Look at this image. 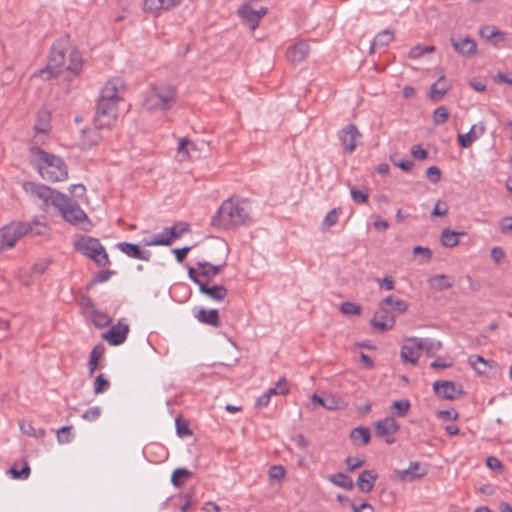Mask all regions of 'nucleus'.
<instances>
[{
	"mask_svg": "<svg viewBox=\"0 0 512 512\" xmlns=\"http://www.w3.org/2000/svg\"><path fill=\"white\" fill-rule=\"evenodd\" d=\"M23 188L26 192L42 199L46 205H52L60 212L62 217L72 225L89 231L92 223L79 204L67 195L58 192L46 185L34 182H25Z\"/></svg>",
	"mask_w": 512,
	"mask_h": 512,
	"instance_id": "obj_1",
	"label": "nucleus"
},
{
	"mask_svg": "<svg viewBox=\"0 0 512 512\" xmlns=\"http://www.w3.org/2000/svg\"><path fill=\"white\" fill-rule=\"evenodd\" d=\"M251 211L250 200L230 197L221 203L216 214L211 219V225L223 229L249 225L252 220Z\"/></svg>",
	"mask_w": 512,
	"mask_h": 512,
	"instance_id": "obj_2",
	"label": "nucleus"
},
{
	"mask_svg": "<svg viewBox=\"0 0 512 512\" xmlns=\"http://www.w3.org/2000/svg\"><path fill=\"white\" fill-rule=\"evenodd\" d=\"M123 81L119 78L109 80L102 88L94 115V124L97 129L110 128L117 119V104L120 100L119 89Z\"/></svg>",
	"mask_w": 512,
	"mask_h": 512,
	"instance_id": "obj_3",
	"label": "nucleus"
},
{
	"mask_svg": "<svg viewBox=\"0 0 512 512\" xmlns=\"http://www.w3.org/2000/svg\"><path fill=\"white\" fill-rule=\"evenodd\" d=\"M31 151L38 157L40 163L37 165V169L43 179L51 182L67 179V166L60 157L50 154L40 147H33Z\"/></svg>",
	"mask_w": 512,
	"mask_h": 512,
	"instance_id": "obj_4",
	"label": "nucleus"
},
{
	"mask_svg": "<svg viewBox=\"0 0 512 512\" xmlns=\"http://www.w3.org/2000/svg\"><path fill=\"white\" fill-rule=\"evenodd\" d=\"M47 231V225L37 220L33 222L13 221L0 229V235L4 239L5 245L10 249L25 235L41 236L45 235Z\"/></svg>",
	"mask_w": 512,
	"mask_h": 512,
	"instance_id": "obj_5",
	"label": "nucleus"
},
{
	"mask_svg": "<svg viewBox=\"0 0 512 512\" xmlns=\"http://www.w3.org/2000/svg\"><path fill=\"white\" fill-rule=\"evenodd\" d=\"M69 46V35L60 37L51 47L48 64L39 71V76L45 80L56 77L62 71L61 68L65 60V50Z\"/></svg>",
	"mask_w": 512,
	"mask_h": 512,
	"instance_id": "obj_6",
	"label": "nucleus"
},
{
	"mask_svg": "<svg viewBox=\"0 0 512 512\" xmlns=\"http://www.w3.org/2000/svg\"><path fill=\"white\" fill-rule=\"evenodd\" d=\"M75 249L93 260L98 266L104 267L110 264L109 256L99 239L83 236L75 242Z\"/></svg>",
	"mask_w": 512,
	"mask_h": 512,
	"instance_id": "obj_7",
	"label": "nucleus"
},
{
	"mask_svg": "<svg viewBox=\"0 0 512 512\" xmlns=\"http://www.w3.org/2000/svg\"><path fill=\"white\" fill-rule=\"evenodd\" d=\"M176 102V89L169 85L161 90H155L146 100L149 109L158 108L160 110H168Z\"/></svg>",
	"mask_w": 512,
	"mask_h": 512,
	"instance_id": "obj_8",
	"label": "nucleus"
},
{
	"mask_svg": "<svg viewBox=\"0 0 512 512\" xmlns=\"http://www.w3.org/2000/svg\"><path fill=\"white\" fill-rule=\"evenodd\" d=\"M371 326L379 332H386L395 325V316L388 306L383 305V300L371 319Z\"/></svg>",
	"mask_w": 512,
	"mask_h": 512,
	"instance_id": "obj_9",
	"label": "nucleus"
},
{
	"mask_svg": "<svg viewBox=\"0 0 512 512\" xmlns=\"http://www.w3.org/2000/svg\"><path fill=\"white\" fill-rule=\"evenodd\" d=\"M218 249L223 253V259L220 264L214 265L206 261H199L196 264L199 270V275L206 279L204 282H209L210 279L219 274L226 265V258L229 251L227 243L223 241L220 242Z\"/></svg>",
	"mask_w": 512,
	"mask_h": 512,
	"instance_id": "obj_10",
	"label": "nucleus"
},
{
	"mask_svg": "<svg viewBox=\"0 0 512 512\" xmlns=\"http://www.w3.org/2000/svg\"><path fill=\"white\" fill-rule=\"evenodd\" d=\"M434 393L446 400H454L465 394L461 386L449 380H437L433 384Z\"/></svg>",
	"mask_w": 512,
	"mask_h": 512,
	"instance_id": "obj_11",
	"label": "nucleus"
},
{
	"mask_svg": "<svg viewBox=\"0 0 512 512\" xmlns=\"http://www.w3.org/2000/svg\"><path fill=\"white\" fill-rule=\"evenodd\" d=\"M361 137V133L354 124L344 127L339 133L338 138L348 154H352L357 147V139Z\"/></svg>",
	"mask_w": 512,
	"mask_h": 512,
	"instance_id": "obj_12",
	"label": "nucleus"
},
{
	"mask_svg": "<svg viewBox=\"0 0 512 512\" xmlns=\"http://www.w3.org/2000/svg\"><path fill=\"white\" fill-rule=\"evenodd\" d=\"M129 330L130 329L128 324L118 321L102 335V338L106 340L110 345L118 346L125 342Z\"/></svg>",
	"mask_w": 512,
	"mask_h": 512,
	"instance_id": "obj_13",
	"label": "nucleus"
},
{
	"mask_svg": "<svg viewBox=\"0 0 512 512\" xmlns=\"http://www.w3.org/2000/svg\"><path fill=\"white\" fill-rule=\"evenodd\" d=\"M450 41L454 50L462 56L469 57L476 53L477 44L468 35L463 37L462 34H453Z\"/></svg>",
	"mask_w": 512,
	"mask_h": 512,
	"instance_id": "obj_14",
	"label": "nucleus"
},
{
	"mask_svg": "<svg viewBox=\"0 0 512 512\" xmlns=\"http://www.w3.org/2000/svg\"><path fill=\"white\" fill-rule=\"evenodd\" d=\"M418 337H410L406 339V342L401 347V359L404 363H412L417 364L420 351L421 344L418 342Z\"/></svg>",
	"mask_w": 512,
	"mask_h": 512,
	"instance_id": "obj_15",
	"label": "nucleus"
},
{
	"mask_svg": "<svg viewBox=\"0 0 512 512\" xmlns=\"http://www.w3.org/2000/svg\"><path fill=\"white\" fill-rule=\"evenodd\" d=\"M428 470L420 462H411L407 469L395 470L394 475L398 480L412 482L427 474Z\"/></svg>",
	"mask_w": 512,
	"mask_h": 512,
	"instance_id": "obj_16",
	"label": "nucleus"
},
{
	"mask_svg": "<svg viewBox=\"0 0 512 512\" xmlns=\"http://www.w3.org/2000/svg\"><path fill=\"white\" fill-rule=\"evenodd\" d=\"M267 12V9L264 7H261L259 9H254L249 4H244L239 9V15L242 18V20L248 25V28L250 30H255L258 27V22L260 18L265 15Z\"/></svg>",
	"mask_w": 512,
	"mask_h": 512,
	"instance_id": "obj_17",
	"label": "nucleus"
},
{
	"mask_svg": "<svg viewBox=\"0 0 512 512\" xmlns=\"http://www.w3.org/2000/svg\"><path fill=\"white\" fill-rule=\"evenodd\" d=\"M486 127L483 122L475 124L471 127L469 132L465 134H458L457 142L461 148H469L474 141L480 138L485 133Z\"/></svg>",
	"mask_w": 512,
	"mask_h": 512,
	"instance_id": "obj_18",
	"label": "nucleus"
},
{
	"mask_svg": "<svg viewBox=\"0 0 512 512\" xmlns=\"http://www.w3.org/2000/svg\"><path fill=\"white\" fill-rule=\"evenodd\" d=\"M117 248L130 258L149 261L151 258V252L149 250H142L138 244L129 242H120Z\"/></svg>",
	"mask_w": 512,
	"mask_h": 512,
	"instance_id": "obj_19",
	"label": "nucleus"
},
{
	"mask_svg": "<svg viewBox=\"0 0 512 512\" xmlns=\"http://www.w3.org/2000/svg\"><path fill=\"white\" fill-rule=\"evenodd\" d=\"M400 425L394 417H386L375 423V434L377 437L391 436L398 432Z\"/></svg>",
	"mask_w": 512,
	"mask_h": 512,
	"instance_id": "obj_20",
	"label": "nucleus"
},
{
	"mask_svg": "<svg viewBox=\"0 0 512 512\" xmlns=\"http://www.w3.org/2000/svg\"><path fill=\"white\" fill-rule=\"evenodd\" d=\"M199 291L214 301H222L228 294V290L223 285H209V282L200 283Z\"/></svg>",
	"mask_w": 512,
	"mask_h": 512,
	"instance_id": "obj_21",
	"label": "nucleus"
},
{
	"mask_svg": "<svg viewBox=\"0 0 512 512\" xmlns=\"http://www.w3.org/2000/svg\"><path fill=\"white\" fill-rule=\"evenodd\" d=\"M309 52V45L306 41H300L292 45L286 53L288 61L299 63L306 58Z\"/></svg>",
	"mask_w": 512,
	"mask_h": 512,
	"instance_id": "obj_22",
	"label": "nucleus"
},
{
	"mask_svg": "<svg viewBox=\"0 0 512 512\" xmlns=\"http://www.w3.org/2000/svg\"><path fill=\"white\" fill-rule=\"evenodd\" d=\"M377 477L378 475L374 470H364L358 476L356 485L361 492L369 493L372 491L377 480Z\"/></svg>",
	"mask_w": 512,
	"mask_h": 512,
	"instance_id": "obj_23",
	"label": "nucleus"
},
{
	"mask_svg": "<svg viewBox=\"0 0 512 512\" xmlns=\"http://www.w3.org/2000/svg\"><path fill=\"white\" fill-rule=\"evenodd\" d=\"M99 129L96 127L94 129L92 128H83L81 130L82 137L80 140V147L81 149H90L94 145H97L101 139L102 136L98 132Z\"/></svg>",
	"mask_w": 512,
	"mask_h": 512,
	"instance_id": "obj_24",
	"label": "nucleus"
},
{
	"mask_svg": "<svg viewBox=\"0 0 512 512\" xmlns=\"http://www.w3.org/2000/svg\"><path fill=\"white\" fill-rule=\"evenodd\" d=\"M197 320L203 324L211 325L213 327H220L219 312L217 309L206 310L201 308L195 315Z\"/></svg>",
	"mask_w": 512,
	"mask_h": 512,
	"instance_id": "obj_25",
	"label": "nucleus"
},
{
	"mask_svg": "<svg viewBox=\"0 0 512 512\" xmlns=\"http://www.w3.org/2000/svg\"><path fill=\"white\" fill-rule=\"evenodd\" d=\"M449 89L450 85L446 83L445 77L442 75L431 85L429 97L433 101H440Z\"/></svg>",
	"mask_w": 512,
	"mask_h": 512,
	"instance_id": "obj_26",
	"label": "nucleus"
},
{
	"mask_svg": "<svg viewBox=\"0 0 512 512\" xmlns=\"http://www.w3.org/2000/svg\"><path fill=\"white\" fill-rule=\"evenodd\" d=\"M187 231H189V225L186 223H179L171 227L165 228L161 236L163 237V239H168L171 245L173 239L181 237V235Z\"/></svg>",
	"mask_w": 512,
	"mask_h": 512,
	"instance_id": "obj_27",
	"label": "nucleus"
},
{
	"mask_svg": "<svg viewBox=\"0 0 512 512\" xmlns=\"http://www.w3.org/2000/svg\"><path fill=\"white\" fill-rule=\"evenodd\" d=\"M104 352L105 346L102 343L97 344L90 352L88 361L89 375H93L98 369L99 360L103 356Z\"/></svg>",
	"mask_w": 512,
	"mask_h": 512,
	"instance_id": "obj_28",
	"label": "nucleus"
},
{
	"mask_svg": "<svg viewBox=\"0 0 512 512\" xmlns=\"http://www.w3.org/2000/svg\"><path fill=\"white\" fill-rule=\"evenodd\" d=\"M428 282L437 291H443L453 286V281L445 274L434 275L428 279Z\"/></svg>",
	"mask_w": 512,
	"mask_h": 512,
	"instance_id": "obj_29",
	"label": "nucleus"
},
{
	"mask_svg": "<svg viewBox=\"0 0 512 512\" xmlns=\"http://www.w3.org/2000/svg\"><path fill=\"white\" fill-rule=\"evenodd\" d=\"M83 60L81 53L73 48L70 51L69 55V65L66 67V70L72 72L74 75H79L81 72Z\"/></svg>",
	"mask_w": 512,
	"mask_h": 512,
	"instance_id": "obj_30",
	"label": "nucleus"
},
{
	"mask_svg": "<svg viewBox=\"0 0 512 512\" xmlns=\"http://www.w3.org/2000/svg\"><path fill=\"white\" fill-rule=\"evenodd\" d=\"M383 305L388 306L391 310H394L399 314L405 313L409 307L406 301L395 298L392 295H389L383 299Z\"/></svg>",
	"mask_w": 512,
	"mask_h": 512,
	"instance_id": "obj_31",
	"label": "nucleus"
},
{
	"mask_svg": "<svg viewBox=\"0 0 512 512\" xmlns=\"http://www.w3.org/2000/svg\"><path fill=\"white\" fill-rule=\"evenodd\" d=\"M464 232H456L448 228L444 229L441 234V243L443 246L452 248L459 243V236L464 235Z\"/></svg>",
	"mask_w": 512,
	"mask_h": 512,
	"instance_id": "obj_32",
	"label": "nucleus"
},
{
	"mask_svg": "<svg viewBox=\"0 0 512 512\" xmlns=\"http://www.w3.org/2000/svg\"><path fill=\"white\" fill-rule=\"evenodd\" d=\"M329 480L334 485L344 488L346 490H352L354 488V483L352 479L348 475L341 472L331 475L329 477Z\"/></svg>",
	"mask_w": 512,
	"mask_h": 512,
	"instance_id": "obj_33",
	"label": "nucleus"
},
{
	"mask_svg": "<svg viewBox=\"0 0 512 512\" xmlns=\"http://www.w3.org/2000/svg\"><path fill=\"white\" fill-rule=\"evenodd\" d=\"M191 477L192 472L187 468H177L172 473L171 482L175 487L179 488Z\"/></svg>",
	"mask_w": 512,
	"mask_h": 512,
	"instance_id": "obj_34",
	"label": "nucleus"
},
{
	"mask_svg": "<svg viewBox=\"0 0 512 512\" xmlns=\"http://www.w3.org/2000/svg\"><path fill=\"white\" fill-rule=\"evenodd\" d=\"M468 363L479 374H485L489 368L488 361L477 354L470 355L468 357Z\"/></svg>",
	"mask_w": 512,
	"mask_h": 512,
	"instance_id": "obj_35",
	"label": "nucleus"
},
{
	"mask_svg": "<svg viewBox=\"0 0 512 512\" xmlns=\"http://www.w3.org/2000/svg\"><path fill=\"white\" fill-rule=\"evenodd\" d=\"M393 40L394 34H376L374 39L370 41L369 53H374L377 47H384Z\"/></svg>",
	"mask_w": 512,
	"mask_h": 512,
	"instance_id": "obj_36",
	"label": "nucleus"
},
{
	"mask_svg": "<svg viewBox=\"0 0 512 512\" xmlns=\"http://www.w3.org/2000/svg\"><path fill=\"white\" fill-rule=\"evenodd\" d=\"M350 438L353 441L360 439L361 445H363V446L368 445L370 442V438H371L370 430H369V428L362 427V426L356 427L351 430Z\"/></svg>",
	"mask_w": 512,
	"mask_h": 512,
	"instance_id": "obj_37",
	"label": "nucleus"
},
{
	"mask_svg": "<svg viewBox=\"0 0 512 512\" xmlns=\"http://www.w3.org/2000/svg\"><path fill=\"white\" fill-rule=\"evenodd\" d=\"M411 407L408 399H400L393 402L391 406L392 414L396 417H404Z\"/></svg>",
	"mask_w": 512,
	"mask_h": 512,
	"instance_id": "obj_38",
	"label": "nucleus"
},
{
	"mask_svg": "<svg viewBox=\"0 0 512 512\" xmlns=\"http://www.w3.org/2000/svg\"><path fill=\"white\" fill-rule=\"evenodd\" d=\"M418 342L421 344V350H425L428 355H433L442 348V343L434 339L419 338Z\"/></svg>",
	"mask_w": 512,
	"mask_h": 512,
	"instance_id": "obj_39",
	"label": "nucleus"
},
{
	"mask_svg": "<svg viewBox=\"0 0 512 512\" xmlns=\"http://www.w3.org/2000/svg\"><path fill=\"white\" fill-rule=\"evenodd\" d=\"M30 472V466L26 461H24L23 467L21 469H18L17 464L14 463L13 466L7 471V473L13 479H27L30 475Z\"/></svg>",
	"mask_w": 512,
	"mask_h": 512,
	"instance_id": "obj_40",
	"label": "nucleus"
},
{
	"mask_svg": "<svg viewBox=\"0 0 512 512\" xmlns=\"http://www.w3.org/2000/svg\"><path fill=\"white\" fill-rule=\"evenodd\" d=\"M92 321L96 327L103 328V327L108 326L112 322V318L109 317L104 312L93 309L92 310Z\"/></svg>",
	"mask_w": 512,
	"mask_h": 512,
	"instance_id": "obj_41",
	"label": "nucleus"
},
{
	"mask_svg": "<svg viewBox=\"0 0 512 512\" xmlns=\"http://www.w3.org/2000/svg\"><path fill=\"white\" fill-rule=\"evenodd\" d=\"M20 429L24 434H27L29 436L35 437V438H42L45 436L46 432L45 429L39 428L35 429L33 425L29 422L21 421L19 423Z\"/></svg>",
	"mask_w": 512,
	"mask_h": 512,
	"instance_id": "obj_42",
	"label": "nucleus"
},
{
	"mask_svg": "<svg viewBox=\"0 0 512 512\" xmlns=\"http://www.w3.org/2000/svg\"><path fill=\"white\" fill-rule=\"evenodd\" d=\"M34 129L40 133H47L50 129L49 125V113L42 111L38 113V119L34 125Z\"/></svg>",
	"mask_w": 512,
	"mask_h": 512,
	"instance_id": "obj_43",
	"label": "nucleus"
},
{
	"mask_svg": "<svg viewBox=\"0 0 512 512\" xmlns=\"http://www.w3.org/2000/svg\"><path fill=\"white\" fill-rule=\"evenodd\" d=\"M110 388V382L104 377L103 374H99L93 384V390L95 394H102Z\"/></svg>",
	"mask_w": 512,
	"mask_h": 512,
	"instance_id": "obj_44",
	"label": "nucleus"
},
{
	"mask_svg": "<svg viewBox=\"0 0 512 512\" xmlns=\"http://www.w3.org/2000/svg\"><path fill=\"white\" fill-rule=\"evenodd\" d=\"M176 432L179 437H187L192 435L188 423L185 419L177 417L175 420Z\"/></svg>",
	"mask_w": 512,
	"mask_h": 512,
	"instance_id": "obj_45",
	"label": "nucleus"
},
{
	"mask_svg": "<svg viewBox=\"0 0 512 512\" xmlns=\"http://www.w3.org/2000/svg\"><path fill=\"white\" fill-rule=\"evenodd\" d=\"M72 426H64L57 431V441L60 444L70 443L74 435L71 433Z\"/></svg>",
	"mask_w": 512,
	"mask_h": 512,
	"instance_id": "obj_46",
	"label": "nucleus"
},
{
	"mask_svg": "<svg viewBox=\"0 0 512 512\" xmlns=\"http://www.w3.org/2000/svg\"><path fill=\"white\" fill-rule=\"evenodd\" d=\"M143 8L145 11L158 12L160 10H167L166 3H162V0H144Z\"/></svg>",
	"mask_w": 512,
	"mask_h": 512,
	"instance_id": "obj_47",
	"label": "nucleus"
},
{
	"mask_svg": "<svg viewBox=\"0 0 512 512\" xmlns=\"http://www.w3.org/2000/svg\"><path fill=\"white\" fill-rule=\"evenodd\" d=\"M341 208H333L330 210L323 220V225L327 228L335 225L338 221L339 215L341 214Z\"/></svg>",
	"mask_w": 512,
	"mask_h": 512,
	"instance_id": "obj_48",
	"label": "nucleus"
},
{
	"mask_svg": "<svg viewBox=\"0 0 512 512\" xmlns=\"http://www.w3.org/2000/svg\"><path fill=\"white\" fill-rule=\"evenodd\" d=\"M350 195L352 200L357 204H366L368 202L369 194L367 191L358 190L352 187L350 188Z\"/></svg>",
	"mask_w": 512,
	"mask_h": 512,
	"instance_id": "obj_49",
	"label": "nucleus"
},
{
	"mask_svg": "<svg viewBox=\"0 0 512 512\" xmlns=\"http://www.w3.org/2000/svg\"><path fill=\"white\" fill-rule=\"evenodd\" d=\"M340 311L344 315H359L361 313V307L353 302H343L340 306Z\"/></svg>",
	"mask_w": 512,
	"mask_h": 512,
	"instance_id": "obj_50",
	"label": "nucleus"
},
{
	"mask_svg": "<svg viewBox=\"0 0 512 512\" xmlns=\"http://www.w3.org/2000/svg\"><path fill=\"white\" fill-rule=\"evenodd\" d=\"M448 117V110L444 106L436 108L433 113V121L437 125L445 123L448 120Z\"/></svg>",
	"mask_w": 512,
	"mask_h": 512,
	"instance_id": "obj_51",
	"label": "nucleus"
},
{
	"mask_svg": "<svg viewBox=\"0 0 512 512\" xmlns=\"http://www.w3.org/2000/svg\"><path fill=\"white\" fill-rule=\"evenodd\" d=\"M413 254L422 256V260H420L421 264L429 262L433 256L432 250L423 246H415L413 248Z\"/></svg>",
	"mask_w": 512,
	"mask_h": 512,
	"instance_id": "obj_52",
	"label": "nucleus"
},
{
	"mask_svg": "<svg viewBox=\"0 0 512 512\" xmlns=\"http://www.w3.org/2000/svg\"><path fill=\"white\" fill-rule=\"evenodd\" d=\"M435 50V47L434 46H430V45H417L415 47H413L410 52H409V56L413 59H417L419 57H421L424 53L426 52H432Z\"/></svg>",
	"mask_w": 512,
	"mask_h": 512,
	"instance_id": "obj_53",
	"label": "nucleus"
},
{
	"mask_svg": "<svg viewBox=\"0 0 512 512\" xmlns=\"http://www.w3.org/2000/svg\"><path fill=\"white\" fill-rule=\"evenodd\" d=\"M143 243L146 246H169L170 241L168 239H163L161 235H156L151 238H144Z\"/></svg>",
	"mask_w": 512,
	"mask_h": 512,
	"instance_id": "obj_54",
	"label": "nucleus"
},
{
	"mask_svg": "<svg viewBox=\"0 0 512 512\" xmlns=\"http://www.w3.org/2000/svg\"><path fill=\"white\" fill-rule=\"evenodd\" d=\"M190 149H196V145L194 144V142H192L186 138L180 139L179 146H178V153L182 154L184 156H189Z\"/></svg>",
	"mask_w": 512,
	"mask_h": 512,
	"instance_id": "obj_55",
	"label": "nucleus"
},
{
	"mask_svg": "<svg viewBox=\"0 0 512 512\" xmlns=\"http://www.w3.org/2000/svg\"><path fill=\"white\" fill-rule=\"evenodd\" d=\"M101 415V409L98 406L90 407L83 414L82 418L86 421H96Z\"/></svg>",
	"mask_w": 512,
	"mask_h": 512,
	"instance_id": "obj_56",
	"label": "nucleus"
},
{
	"mask_svg": "<svg viewBox=\"0 0 512 512\" xmlns=\"http://www.w3.org/2000/svg\"><path fill=\"white\" fill-rule=\"evenodd\" d=\"M391 161L396 167H399L404 172H409L414 166V163L412 161L405 159H397L396 156L391 157Z\"/></svg>",
	"mask_w": 512,
	"mask_h": 512,
	"instance_id": "obj_57",
	"label": "nucleus"
},
{
	"mask_svg": "<svg viewBox=\"0 0 512 512\" xmlns=\"http://www.w3.org/2000/svg\"><path fill=\"white\" fill-rule=\"evenodd\" d=\"M486 465L488 468L495 472H502L504 470V466L502 462L495 456H489L486 459Z\"/></svg>",
	"mask_w": 512,
	"mask_h": 512,
	"instance_id": "obj_58",
	"label": "nucleus"
},
{
	"mask_svg": "<svg viewBox=\"0 0 512 512\" xmlns=\"http://www.w3.org/2000/svg\"><path fill=\"white\" fill-rule=\"evenodd\" d=\"M426 177L432 183H438L441 179V170L437 166H430L426 170Z\"/></svg>",
	"mask_w": 512,
	"mask_h": 512,
	"instance_id": "obj_59",
	"label": "nucleus"
},
{
	"mask_svg": "<svg viewBox=\"0 0 512 512\" xmlns=\"http://www.w3.org/2000/svg\"><path fill=\"white\" fill-rule=\"evenodd\" d=\"M285 476V469L281 465H273L269 469V477L273 480H281Z\"/></svg>",
	"mask_w": 512,
	"mask_h": 512,
	"instance_id": "obj_60",
	"label": "nucleus"
},
{
	"mask_svg": "<svg viewBox=\"0 0 512 512\" xmlns=\"http://www.w3.org/2000/svg\"><path fill=\"white\" fill-rule=\"evenodd\" d=\"M448 213V206L445 202L439 200L434 209L432 210L431 212V216L432 217H440V216H445L447 215Z\"/></svg>",
	"mask_w": 512,
	"mask_h": 512,
	"instance_id": "obj_61",
	"label": "nucleus"
},
{
	"mask_svg": "<svg viewBox=\"0 0 512 512\" xmlns=\"http://www.w3.org/2000/svg\"><path fill=\"white\" fill-rule=\"evenodd\" d=\"M113 274H115V271L113 270H101L95 275L93 284L106 282Z\"/></svg>",
	"mask_w": 512,
	"mask_h": 512,
	"instance_id": "obj_62",
	"label": "nucleus"
},
{
	"mask_svg": "<svg viewBox=\"0 0 512 512\" xmlns=\"http://www.w3.org/2000/svg\"><path fill=\"white\" fill-rule=\"evenodd\" d=\"M505 35L506 34H487L486 41L495 47H501V43L506 40Z\"/></svg>",
	"mask_w": 512,
	"mask_h": 512,
	"instance_id": "obj_63",
	"label": "nucleus"
},
{
	"mask_svg": "<svg viewBox=\"0 0 512 512\" xmlns=\"http://www.w3.org/2000/svg\"><path fill=\"white\" fill-rule=\"evenodd\" d=\"M500 231L502 233L512 232V216H506L501 219Z\"/></svg>",
	"mask_w": 512,
	"mask_h": 512,
	"instance_id": "obj_64",
	"label": "nucleus"
}]
</instances>
